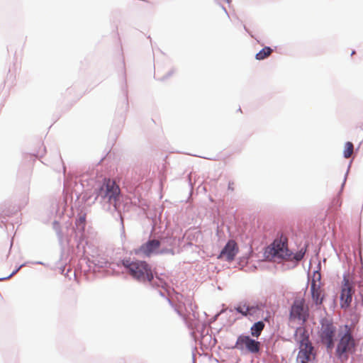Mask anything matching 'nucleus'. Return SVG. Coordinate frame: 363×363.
<instances>
[{"mask_svg": "<svg viewBox=\"0 0 363 363\" xmlns=\"http://www.w3.org/2000/svg\"><path fill=\"white\" fill-rule=\"evenodd\" d=\"M264 328V323L262 321H258L255 323L250 328L252 336L258 337Z\"/></svg>", "mask_w": 363, "mask_h": 363, "instance_id": "nucleus-13", "label": "nucleus"}, {"mask_svg": "<svg viewBox=\"0 0 363 363\" xmlns=\"http://www.w3.org/2000/svg\"><path fill=\"white\" fill-rule=\"evenodd\" d=\"M228 3H230L231 0H225Z\"/></svg>", "mask_w": 363, "mask_h": 363, "instance_id": "nucleus-18", "label": "nucleus"}, {"mask_svg": "<svg viewBox=\"0 0 363 363\" xmlns=\"http://www.w3.org/2000/svg\"><path fill=\"white\" fill-rule=\"evenodd\" d=\"M336 334V328L330 323H325L322 324L320 337L321 342L327 347L328 350H331L334 346V337Z\"/></svg>", "mask_w": 363, "mask_h": 363, "instance_id": "nucleus-10", "label": "nucleus"}, {"mask_svg": "<svg viewBox=\"0 0 363 363\" xmlns=\"http://www.w3.org/2000/svg\"><path fill=\"white\" fill-rule=\"evenodd\" d=\"M238 252V247L234 240H229L222 250L218 258L231 262Z\"/></svg>", "mask_w": 363, "mask_h": 363, "instance_id": "nucleus-12", "label": "nucleus"}, {"mask_svg": "<svg viewBox=\"0 0 363 363\" xmlns=\"http://www.w3.org/2000/svg\"><path fill=\"white\" fill-rule=\"evenodd\" d=\"M160 242L158 240H150L143 244L138 249L135 250V254L143 255L145 257H150L153 254L159 252Z\"/></svg>", "mask_w": 363, "mask_h": 363, "instance_id": "nucleus-11", "label": "nucleus"}, {"mask_svg": "<svg viewBox=\"0 0 363 363\" xmlns=\"http://www.w3.org/2000/svg\"><path fill=\"white\" fill-rule=\"evenodd\" d=\"M320 274L318 272H315L311 282V298L316 306L321 305L325 298V291L320 282Z\"/></svg>", "mask_w": 363, "mask_h": 363, "instance_id": "nucleus-7", "label": "nucleus"}, {"mask_svg": "<svg viewBox=\"0 0 363 363\" xmlns=\"http://www.w3.org/2000/svg\"><path fill=\"white\" fill-rule=\"evenodd\" d=\"M272 52V50L269 47H264L258 53L256 54V59L262 60L268 57Z\"/></svg>", "mask_w": 363, "mask_h": 363, "instance_id": "nucleus-16", "label": "nucleus"}, {"mask_svg": "<svg viewBox=\"0 0 363 363\" xmlns=\"http://www.w3.org/2000/svg\"><path fill=\"white\" fill-rule=\"evenodd\" d=\"M309 315V308L306 304L305 298L303 296H296L290 307L289 322L303 325L308 320Z\"/></svg>", "mask_w": 363, "mask_h": 363, "instance_id": "nucleus-4", "label": "nucleus"}, {"mask_svg": "<svg viewBox=\"0 0 363 363\" xmlns=\"http://www.w3.org/2000/svg\"><path fill=\"white\" fill-rule=\"evenodd\" d=\"M264 320H265V321H268V318H264Z\"/></svg>", "mask_w": 363, "mask_h": 363, "instance_id": "nucleus-19", "label": "nucleus"}, {"mask_svg": "<svg viewBox=\"0 0 363 363\" xmlns=\"http://www.w3.org/2000/svg\"><path fill=\"white\" fill-rule=\"evenodd\" d=\"M354 293L353 284L350 281L349 276L344 275L340 294V306L342 308H347L350 307Z\"/></svg>", "mask_w": 363, "mask_h": 363, "instance_id": "nucleus-8", "label": "nucleus"}, {"mask_svg": "<svg viewBox=\"0 0 363 363\" xmlns=\"http://www.w3.org/2000/svg\"><path fill=\"white\" fill-rule=\"evenodd\" d=\"M121 189L116 182L111 179L105 178L103 184L99 189L98 196L104 199H107L109 203L116 207L119 199Z\"/></svg>", "mask_w": 363, "mask_h": 363, "instance_id": "nucleus-6", "label": "nucleus"}, {"mask_svg": "<svg viewBox=\"0 0 363 363\" xmlns=\"http://www.w3.org/2000/svg\"><path fill=\"white\" fill-rule=\"evenodd\" d=\"M262 311V306L258 304L257 305H250L249 306V313L248 316H252L256 318H259L260 317V312Z\"/></svg>", "mask_w": 363, "mask_h": 363, "instance_id": "nucleus-14", "label": "nucleus"}, {"mask_svg": "<svg viewBox=\"0 0 363 363\" xmlns=\"http://www.w3.org/2000/svg\"><path fill=\"white\" fill-rule=\"evenodd\" d=\"M295 340L300 344V350L296 359V363H308L313 347L309 341L303 327H298L294 334Z\"/></svg>", "mask_w": 363, "mask_h": 363, "instance_id": "nucleus-5", "label": "nucleus"}, {"mask_svg": "<svg viewBox=\"0 0 363 363\" xmlns=\"http://www.w3.org/2000/svg\"><path fill=\"white\" fill-rule=\"evenodd\" d=\"M266 257L273 262H280L283 260H301L304 253L294 255L288 247V239L284 235L276 238L265 250Z\"/></svg>", "mask_w": 363, "mask_h": 363, "instance_id": "nucleus-1", "label": "nucleus"}, {"mask_svg": "<svg viewBox=\"0 0 363 363\" xmlns=\"http://www.w3.org/2000/svg\"><path fill=\"white\" fill-rule=\"evenodd\" d=\"M353 150H354V145H353L352 143L347 142L345 145V150L343 152L344 157L347 159L350 158L353 153Z\"/></svg>", "mask_w": 363, "mask_h": 363, "instance_id": "nucleus-17", "label": "nucleus"}, {"mask_svg": "<svg viewBox=\"0 0 363 363\" xmlns=\"http://www.w3.org/2000/svg\"><path fill=\"white\" fill-rule=\"evenodd\" d=\"M357 342L352 335V330L345 325L338 333V341L335 350L337 358L342 362H346L349 356L356 352Z\"/></svg>", "mask_w": 363, "mask_h": 363, "instance_id": "nucleus-2", "label": "nucleus"}, {"mask_svg": "<svg viewBox=\"0 0 363 363\" xmlns=\"http://www.w3.org/2000/svg\"><path fill=\"white\" fill-rule=\"evenodd\" d=\"M122 263L129 274L137 281L150 282L153 279L152 269L145 261H133L129 259L123 260Z\"/></svg>", "mask_w": 363, "mask_h": 363, "instance_id": "nucleus-3", "label": "nucleus"}, {"mask_svg": "<svg viewBox=\"0 0 363 363\" xmlns=\"http://www.w3.org/2000/svg\"><path fill=\"white\" fill-rule=\"evenodd\" d=\"M249 304H247L245 302L240 303L236 307H235V310L242 314L243 316H248L249 313Z\"/></svg>", "mask_w": 363, "mask_h": 363, "instance_id": "nucleus-15", "label": "nucleus"}, {"mask_svg": "<svg viewBox=\"0 0 363 363\" xmlns=\"http://www.w3.org/2000/svg\"><path fill=\"white\" fill-rule=\"evenodd\" d=\"M233 348L241 351L246 350L249 352L257 353L260 350V342L251 339L247 335H241L238 337Z\"/></svg>", "mask_w": 363, "mask_h": 363, "instance_id": "nucleus-9", "label": "nucleus"}]
</instances>
